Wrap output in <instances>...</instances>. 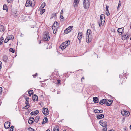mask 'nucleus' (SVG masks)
Returning <instances> with one entry per match:
<instances>
[{
    "mask_svg": "<svg viewBox=\"0 0 131 131\" xmlns=\"http://www.w3.org/2000/svg\"><path fill=\"white\" fill-rule=\"evenodd\" d=\"M113 102V101L111 100H106L105 99H104L100 101L99 103L102 105L103 104H106L107 106H110L112 104Z\"/></svg>",
    "mask_w": 131,
    "mask_h": 131,
    "instance_id": "1",
    "label": "nucleus"
},
{
    "mask_svg": "<svg viewBox=\"0 0 131 131\" xmlns=\"http://www.w3.org/2000/svg\"><path fill=\"white\" fill-rule=\"evenodd\" d=\"M35 0H27L26 6V7L34 6L35 5Z\"/></svg>",
    "mask_w": 131,
    "mask_h": 131,
    "instance_id": "2",
    "label": "nucleus"
},
{
    "mask_svg": "<svg viewBox=\"0 0 131 131\" xmlns=\"http://www.w3.org/2000/svg\"><path fill=\"white\" fill-rule=\"evenodd\" d=\"M100 18L101 23L100 21L99 22V21H98V23H99V24L100 27H101V25L103 26L104 24L105 20V18L104 17V15L103 14H101L100 16Z\"/></svg>",
    "mask_w": 131,
    "mask_h": 131,
    "instance_id": "3",
    "label": "nucleus"
},
{
    "mask_svg": "<svg viewBox=\"0 0 131 131\" xmlns=\"http://www.w3.org/2000/svg\"><path fill=\"white\" fill-rule=\"evenodd\" d=\"M50 37L49 36V33L48 32H45L43 33V40L44 41L49 40Z\"/></svg>",
    "mask_w": 131,
    "mask_h": 131,
    "instance_id": "4",
    "label": "nucleus"
},
{
    "mask_svg": "<svg viewBox=\"0 0 131 131\" xmlns=\"http://www.w3.org/2000/svg\"><path fill=\"white\" fill-rule=\"evenodd\" d=\"M90 5L88 0H84L83 6L84 8L88 9Z\"/></svg>",
    "mask_w": 131,
    "mask_h": 131,
    "instance_id": "5",
    "label": "nucleus"
},
{
    "mask_svg": "<svg viewBox=\"0 0 131 131\" xmlns=\"http://www.w3.org/2000/svg\"><path fill=\"white\" fill-rule=\"evenodd\" d=\"M49 111L48 108L43 107L42 109V112L45 116L48 115L49 114Z\"/></svg>",
    "mask_w": 131,
    "mask_h": 131,
    "instance_id": "6",
    "label": "nucleus"
},
{
    "mask_svg": "<svg viewBox=\"0 0 131 131\" xmlns=\"http://www.w3.org/2000/svg\"><path fill=\"white\" fill-rule=\"evenodd\" d=\"M73 27V26H71L65 29L64 30V34H67L69 32L72 30V28Z\"/></svg>",
    "mask_w": 131,
    "mask_h": 131,
    "instance_id": "7",
    "label": "nucleus"
},
{
    "mask_svg": "<svg viewBox=\"0 0 131 131\" xmlns=\"http://www.w3.org/2000/svg\"><path fill=\"white\" fill-rule=\"evenodd\" d=\"M100 125L103 127H105L107 126V123L105 121H104L103 120H101L99 122Z\"/></svg>",
    "mask_w": 131,
    "mask_h": 131,
    "instance_id": "8",
    "label": "nucleus"
},
{
    "mask_svg": "<svg viewBox=\"0 0 131 131\" xmlns=\"http://www.w3.org/2000/svg\"><path fill=\"white\" fill-rule=\"evenodd\" d=\"M66 43L65 42H63L60 46V48L62 50L65 49L67 47L66 45Z\"/></svg>",
    "mask_w": 131,
    "mask_h": 131,
    "instance_id": "9",
    "label": "nucleus"
},
{
    "mask_svg": "<svg viewBox=\"0 0 131 131\" xmlns=\"http://www.w3.org/2000/svg\"><path fill=\"white\" fill-rule=\"evenodd\" d=\"M34 117H31L29 118V119L28 121V123L30 125L32 124L33 123L34 121Z\"/></svg>",
    "mask_w": 131,
    "mask_h": 131,
    "instance_id": "10",
    "label": "nucleus"
},
{
    "mask_svg": "<svg viewBox=\"0 0 131 131\" xmlns=\"http://www.w3.org/2000/svg\"><path fill=\"white\" fill-rule=\"evenodd\" d=\"M80 0H74L73 4L75 7H77Z\"/></svg>",
    "mask_w": 131,
    "mask_h": 131,
    "instance_id": "11",
    "label": "nucleus"
},
{
    "mask_svg": "<svg viewBox=\"0 0 131 131\" xmlns=\"http://www.w3.org/2000/svg\"><path fill=\"white\" fill-rule=\"evenodd\" d=\"M10 123L9 122H5L4 124V127L5 128L7 129L10 126Z\"/></svg>",
    "mask_w": 131,
    "mask_h": 131,
    "instance_id": "12",
    "label": "nucleus"
},
{
    "mask_svg": "<svg viewBox=\"0 0 131 131\" xmlns=\"http://www.w3.org/2000/svg\"><path fill=\"white\" fill-rule=\"evenodd\" d=\"M39 112V111L36 110L34 112H32L30 113V114L31 116L34 115V116L37 115Z\"/></svg>",
    "mask_w": 131,
    "mask_h": 131,
    "instance_id": "13",
    "label": "nucleus"
},
{
    "mask_svg": "<svg viewBox=\"0 0 131 131\" xmlns=\"http://www.w3.org/2000/svg\"><path fill=\"white\" fill-rule=\"evenodd\" d=\"M8 59L7 56L6 55H4L3 56V61L5 63L7 62Z\"/></svg>",
    "mask_w": 131,
    "mask_h": 131,
    "instance_id": "14",
    "label": "nucleus"
},
{
    "mask_svg": "<svg viewBox=\"0 0 131 131\" xmlns=\"http://www.w3.org/2000/svg\"><path fill=\"white\" fill-rule=\"evenodd\" d=\"M83 34L81 32H79L78 33V38L79 40H81Z\"/></svg>",
    "mask_w": 131,
    "mask_h": 131,
    "instance_id": "15",
    "label": "nucleus"
},
{
    "mask_svg": "<svg viewBox=\"0 0 131 131\" xmlns=\"http://www.w3.org/2000/svg\"><path fill=\"white\" fill-rule=\"evenodd\" d=\"M129 38L128 35L126 34L124 35L122 37V38L123 40H125L126 39H127Z\"/></svg>",
    "mask_w": 131,
    "mask_h": 131,
    "instance_id": "16",
    "label": "nucleus"
},
{
    "mask_svg": "<svg viewBox=\"0 0 131 131\" xmlns=\"http://www.w3.org/2000/svg\"><path fill=\"white\" fill-rule=\"evenodd\" d=\"M32 99L34 101H36L38 100V97L37 95L34 94V95L32 96Z\"/></svg>",
    "mask_w": 131,
    "mask_h": 131,
    "instance_id": "17",
    "label": "nucleus"
},
{
    "mask_svg": "<svg viewBox=\"0 0 131 131\" xmlns=\"http://www.w3.org/2000/svg\"><path fill=\"white\" fill-rule=\"evenodd\" d=\"M93 100L94 102L95 103H97L99 102V99L97 97H94L93 98Z\"/></svg>",
    "mask_w": 131,
    "mask_h": 131,
    "instance_id": "18",
    "label": "nucleus"
},
{
    "mask_svg": "<svg viewBox=\"0 0 131 131\" xmlns=\"http://www.w3.org/2000/svg\"><path fill=\"white\" fill-rule=\"evenodd\" d=\"M40 118V117L39 116H36L34 119V121L36 123H37L39 121Z\"/></svg>",
    "mask_w": 131,
    "mask_h": 131,
    "instance_id": "19",
    "label": "nucleus"
},
{
    "mask_svg": "<svg viewBox=\"0 0 131 131\" xmlns=\"http://www.w3.org/2000/svg\"><path fill=\"white\" fill-rule=\"evenodd\" d=\"M104 117L103 114H101L97 116V118L98 119H100L103 118Z\"/></svg>",
    "mask_w": 131,
    "mask_h": 131,
    "instance_id": "20",
    "label": "nucleus"
},
{
    "mask_svg": "<svg viewBox=\"0 0 131 131\" xmlns=\"http://www.w3.org/2000/svg\"><path fill=\"white\" fill-rule=\"evenodd\" d=\"M86 41L88 43H89L91 41V40L90 39L89 36L86 35Z\"/></svg>",
    "mask_w": 131,
    "mask_h": 131,
    "instance_id": "21",
    "label": "nucleus"
},
{
    "mask_svg": "<svg viewBox=\"0 0 131 131\" xmlns=\"http://www.w3.org/2000/svg\"><path fill=\"white\" fill-rule=\"evenodd\" d=\"M5 29L4 26L2 25H0V31L3 32L4 31Z\"/></svg>",
    "mask_w": 131,
    "mask_h": 131,
    "instance_id": "22",
    "label": "nucleus"
},
{
    "mask_svg": "<svg viewBox=\"0 0 131 131\" xmlns=\"http://www.w3.org/2000/svg\"><path fill=\"white\" fill-rule=\"evenodd\" d=\"M48 120V119L47 117H45L43 120V121L42 123V124L47 123Z\"/></svg>",
    "mask_w": 131,
    "mask_h": 131,
    "instance_id": "23",
    "label": "nucleus"
},
{
    "mask_svg": "<svg viewBox=\"0 0 131 131\" xmlns=\"http://www.w3.org/2000/svg\"><path fill=\"white\" fill-rule=\"evenodd\" d=\"M123 30L124 28L123 27H122L121 28H118L117 30V31L118 32H123Z\"/></svg>",
    "mask_w": 131,
    "mask_h": 131,
    "instance_id": "24",
    "label": "nucleus"
},
{
    "mask_svg": "<svg viewBox=\"0 0 131 131\" xmlns=\"http://www.w3.org/2000/svg\"><path fill=\"white\" fill-rule=\"evenodd\" d=\"M59 127L58 126H56L54 128L53 131H59Z\"/></svg>",
    "mask_w": 131,
    "mask_h": 131,
    "instance_id": "25",
    "label": "nucleus"
},
{
    "mask_svg": "<svg viewBox=\"0 0 131 131\" xmlns=\"http://www.w3.org/2000/svg\"><path fill=\"white\" fill-rule=\"evenodd\" d=\"M129 115V112L126 110L124 116H128Z\"/></svg>",
    "mask_w": 131,
    "mask_h": 131,
    "instance_id": "26",
    "label": "nucleus"
},
{
    "mask_svg": "<svg viewBox=\"0 0 131 131\" xmlns=\"http://www.w3.org/2000/svg\"><path fill=\"white\" fill-rule=\"evenodd\" d=\"M7 38L9 40L13 39H14V37L13 36L11 35L10 36H8L7 37Z\"/></svg>",
    "mask_w": 131,
    "mask_h": 131,
    "instance_id": "27",
    "label": "nucleus"
},
{
    "mask_svg": "<svg viewBox=\"0 0 131 131\" xmlns=\"http://www.w3.org/2000/svg\"><path fill=\"white\" fill-rule=\"evenodd\" d=\"M91 31L90 30L88 29L87 31V32L86 33V35H88L89 36L91 34Z\"/></svg>",
    "mask_w": 131,
    "mask_h": 131,
    "instance_id": "28",
    "label": "nucleus"
},
{
    "mask_svg": "<svg viewBox=\"0 0 131 131\" xmlns=\"http://www.w3.org/2000/svg\"><path fill=\"white\" fill-rule=\"evenodd\" d=\"M7 6L6 5L4 4L3 6V9L4 10H6V11L7 12L8 10V9H7Z\"/></svg>",
    "mask_w": 131,
    "mask_h": 131,
    "instance_id": "29",
    "label": "nucleus"
},
{
    "mask_svg": "<svg viewBox=\"0 0 131 131\" xmlns=\"http://www.w3.org/2000/svg\"><path fill=\"white\" fill-rule=\"evenodd\" d=\"M66 42V47L67 46H68L70 44V40H68L67 41L65 42Z\"/></svg>",
    "mask_w": 131,
    "mask_h": 131,
    "instance_id": "30",
    "label": "nucleus"
},
{
    "mask_svg": "<svg viewBox=\"0 0 131 131\" xmlns=\"http://www.w3.org/2000/svg\"><path fill=\"white\" fill-rule=\"evenodd\" d=\"M33 90H30L28 92V93L29 95L31 96V94H33Z\"/></svg>",
    "mask_w": 131,
    "mask_h": 131,
    "instance_id": "31",
    "label": "nucleus"
},
{
    "mask_svg": "<svg viewBox=\"0 0 131 131\" xmlns=\"http://www.w3.org/2000/svg\"><path fill=\"white\" fill-rule=\"evenodd\" d=\"M121 2L119 1V3L118 4V5L117 7V10H118V9H119V7L121 6Z\"/></svg>",
    "mask_w": 131,
    "mask_h": 131,
    "instance_id": "32",
    "label": "nucleus"
},
{
    "mask_svg": "<svg viewBox=\"0 0 131 131\" xmlns=\"http://www.w3.org/2000/svg\"><path fill=\"white\" fill-rule=\"evenodd\" d=\"M30 105H26L23 108V109H27L29 108Z\"/></svg>",
    "mask_w": 131,
    "mask_h": 131,
    "instance_id": "33",
    "label": "nucleus"
},
{
    "mask_svg": "<svg viewBox=\"0 0 131 131\" xmlns=\"http://www.w3.org/2000/svg\"><path fill=\"white\" fill-rule=\"evenodd\" d=\"M46 4L45 3V2L41 4V7L39 8V9L41 8H43L45 6Z\"/></svg>",
    "mask_w": 131,
    "mask_h": 131,
    "instance_id": "34",
    "label": "nucleus"
},
{
    "mask_svg": "<svg viewBox=\"0 0 131 131\" xmlns=\"http://www.w3.org/2000/svg\"><path fill=\"white\" fill-rule=\"evenodd\" d=\"M63 9H62L60 13V18L61 19H63V17L62 15Z\"/></svg>",
    "mask_w": 131,
    "mask_h": 131,
    "instance_id": "35",
    "label": "nucleus"
},
{
    "mask_svg": "<svg viewBox=\"0 0 131 131\" xmlns=\"http://www.w3.org/2000/svg\"><path fill=\"white\" fill-rule=\"evenodd\" d=\"M17 13V11H14L13 12H12V14L14 15V16H16V14Z\"/></svg>",
    "mask_w": 131,
    "mask_h": 131,
    "instance_id": "36",
    "label": "nucleus"
},
{
    "mask_svg": "<svg viewBox=\"0 0 131 131\" xmlns=\"http://www.w3.org/2000/svg\"><path fill=\"white\" fill-rule=\"evenodd\" d=\"M29 99L28 97H27L26 101L25 103L26 105H29Z\"/></svg>",
    "mask_w": 131,
    "mask_h": 131,
    "instance_id": "37",
    "label": "nucleus"
},
{
    "mask_svg": "<svg viewBox=\"0 0 131 131\" xmlns=\"http://www.w3.org/2000/svg\"><path fill=\"white\" fill-rule=\"evenodd\" d=\"M45 11V9H43L42 10H41L40 12V14L41 15Z\"/></svg>",
    "mask_w": 131,
    "mask_h": 131,
    "instance_id": "38",
    "label": "nucleus"
},
{
    "mask_svg": "<svg viewBox=\"0 0 131 131\" xmlns=\"http://www.w3.org/2000/svg\"><path fill=\"white\" fill-rule=\"evenodd\" d=\"M9 51L10 52H12L13 53H14L15 51L14 49H13L12 48H10L9 49Z\"/></svg>",
    "mask_w": 131,
    "mask_h": 131,
    "instance_id": "39",
    "label": "nucleus"
},
{
    "mask_svg": "<svg viewBox=\"0 0 131 131\" xmlns=\"http://www.w3.org/2000/svg\"><path fill=\"white\" fill-rule=\"evenodd\" d=\"M125 111L126 110H122L121 113L122 115L124 116L125 113Z\"/></svg>",
    "mask_w": 131,
    "mask_h": 131,
    "instance_id": "40",
    "label": "nucleus"
},
{
    "mask_svg": "<svg viewBox=\"0 0 131 131\" xmlns=\"http://www.w3.org/2000/svg\"><path fill=\"white\" fill-rule=\"evenodd\" d=\"M106 15L107 16H109L110 15V13L109 12V11L108 10H106Z\"/></svg>",
    "mask_w": 131,
    "mask_h": 131,
    "instance_id": "41",
    "label": "nucleus"
},
{
    "mask_svg": "<svg viewBox=\"0 0 131 131\" xmlns=\"http://www.w3.org/2000/svg\"><path fill=\"white\" fill-rule=\"evenodd\" d=\"M28 129L29 131H34V129L31 127L28 128Z\"/></svg>",
    "mask_w": 131,
    "mask_h": 131,
    "instance_id": "42",
    "label": "nucleus"
},
{
    "mask_svg": "<svg viewBox=\"0 0 131 131\" xmlns=\"http://www.w3.org/2000/svg\"><path fill=\"white\" fill-rule=\"evenodd\" d=\"M94 112L95 113H99V110L98 109H96L94 110Z\"/></svg>",
    "mask_w": 131,
    "mask_h": 131,
    "instance_id": "43",
    "label": "nucleus"
},
{
    "mask_svg": "<svg viewBox=\"0 0 131 131\" xmlns=\"http://www.w3.org/2000/svg\"><path fill=\"white\" fill-rule=\"evenodd\" d=\"M14 127L13 126H12L10 127V130L9 131H13V130Z\"/></svg>",
    "mask_w": 131,
    "mask_h": 131,
    "instance_id": "44",
    "label": "nucleus"
},
{
    "mask_svg": "<svg viewBox=\"0 0 131 131\" xmlns=\"http://www.w3.org/2000/svg\"><path fill=\"white\" fill-rule=\"evenodd\" d=\"M57 24H58V23L56 22V23L55 22L53 25V26L54 27V28L55 27H56V25H57Z\"/></svg>",
    "mask_w": 131,
    "mask_h": 131,
    "instance_id": "45",
    "label": "nucleus"
},
{
    "mask_svg": "<svg viewBox=\"0 0 131 131\" xmlns=\"http://www.w3.org/2000/svg\"><path fill=\"white\" fill-rule=\"evenodd\" d=\"M105 127L103 129V131H106L107 129V126H105L104 127Z\"/></svg>",
    "mask_w": 131,
    "mask_h": 131,
    "instance_id": "46",
    "label": "nucleus"
},
{
    "mask_svg": "<svg viewBox=\"0 0 131 131\" xmlns=\"http://www.w3.org/2000/svg\"><path fill=\"white\" fill-rule=\"evenodd\" d=\"M9 40L8 39H7V38L5 39L4 41V42L5 43H7Z\"/></svg>",
    "mask_w": 131,
    "mask_h": 131,
    "instance_id": "47",
    "label": "nucleus"
},
{
    "mask_svg": "<svg viewBox=\"0 0 131 131\" xmlns=\"http://www.w3.org/2000/svg\"><path fill=\"white\" fill-rule=\"evenodd\" d=\"M91 27L94 30H95V26L94 25L92 24L91 26Z\"/></svg>",
    "mask_w": 131,
    "mask_h": 131,
    "instance_id": "48",
    "label": "nucleus"
},
{
    "mask_svg": "<svg viewBox=\"0 0 131 131\" xmlns=\"http://www.w3.org/2000/svg\"><path fill=\"white\" fill-rule=\"evenodd\" d=\"M2 91V89L1 87H0V94H1Z\"/></svg>",
    "mask_w": 131,
    "mask_h": 131,
    "instance_id": "49",
    "label": "nucleus"
},
{
    "mask_svg": "<svg viewBox=\"0 0 131 131\" xmlns=\"http://www.w3.org/2000/svg\"><path fill=\"white\" fill-rule=\"evenodd\" d=\"M3 40L4 38L2 37L0 38V41H3Z\"/></svg>",
    "mask_w": 131,
    "mask_h": 131,
    "instance_id": "50",
    "label": "nucleus"
},
{
    "mask_svg": "<svg viewBox=\"0 0 131 131\" xmlns=\"http://www.w3.org/2000/svg\"><path fill=\"white\" fill-rule=\"evenodd\" d=\"M57 83L58 84H59L60 83V80L58 79L57 80Z\"/></svg>",
    "mask_w": 131,
    "mask_h": 131,
    "instance_id": "51",
    "label": "nucleus"
},
{
    "mask_svg": "<svg viewBox=\"0 0 131 131\" xmlns=\"http://www.w3.org/2000/svg\"><path fill=\"white\" fill-rule=\"evenodd\" d=\"M53 30V32L54 34L56 33V29H54V30Z\"/></svg>",
    "mask_w": 131,
    "mask_h": 131,
    "instance_id": "52",
    "label": "nucleus"
},
{
    "mask_svg": "<svg viewBox=\"0 0 131 131\" xmlns=\"http://www.w3.org/2000/svg\"><path fill=\"white\" fill-rule=\"evenodd\" d=\"M37 76V73H36L35 74L33 75L34 78H35V77H36Z\"/></svg>",
    "mask_w": 131,
    "mask_h": 131,
    "instance_id": "53",
    "label": "nucleus"
},
{
    "mask_svg": "<svg viewBox=\"0 0 131 131\" xmlns=\"http://www.w3.org/2000/svg\"><path fill=\"white\" fill-rule=\"evenodd\" d=\"M2 64V62L0 61V70L2 68V66L1 64Z\"/></svg>",
    "mask_w": 131,
    "mask_h": 131,
    "instance_id": "54",
    "label": "nucleus"
},
{
    "mask_svg": "<svg viewBox=\"0 0 131 131\" xmlns=\"http://www.w3.org/2000/svg\"><path fill=\"white\" fill-rule=\"evenodd\" d=\"M109 8V6L107 5H106V10H108V8Z\"/></svg>",
    "mask_w": 131,
    "mask_h": 131,
    "instance_id": "55",
    "label": "nucleus"
},
{
    "mask_svg": "<svg viewBox=\"0 0 131 131\" xmlns=\"http://www.w3.org/2000/svg\"><path fill=\"white\" fill-rule=\"evenodd\" d=\"M103 110H99V113H103Z\"/></svg>",
    "mask_w": 131,
    "mask_h": 131,
    "instance_id": "56",
    "label": "nucleus"
},
{
    "mask_svg": "<svg viewBox=\"0 0 131 131\" xmlns=\"http://www.w3.org/2000/svg\"><path fill=\"white\" fill-rule=\"evenodd\" d=\"M8 3H10L11 2L12 0H7Z\"/></svg>",
    "mask_w": 131,
    "mask_h": 131,
    "instance_id": "57",
    "label": "nucleus"
},
{
    "mask_svg": "<svg viewBox=\"0 0 131 131\" xmlns=\"http://www.w3.org/2000/svg\"><path fill=\"white\" fill-rule=\"evenodd\" d=\"M3 41H0V45H2L3 44Z\"/></svg>",
    "mask_w": 131,
    "mask_h": 131,
    "instance_id": "58",
    "label": "nucleus"
},
{
    "mask_svg": "<svg viewBox=\"0 0 131 131\" xmlns=\"http://www.w3.org/2000/svg\"><path fill=\"white\" fill-rule=\"evenodd\" d=\"M119 32V35H122V34L123 33V32Z\"/></svg>",
    "mask_w": 131,
    "mask_h": 131,
    "instance_id": "59",
    "label": "nucleus"
},
{
    "mask_svg": "<svg viewBox=\"0 0 131 131\" xmlns=\"http://www.w3.org/2000/svg\"><path fill=\"white\" fill-rule=\"evenodd\" d=\"M52 29H53V30H54V29H56V27H55L54 28V27L52 26Z\"/></svg>",
    "mask_w": 131,
    "mask_h": 131,
    "instance_id": "60",
    "label": "nucleus"
},
{
    "mask_svg": "<svg viewBox=\"0 0 131 131\" xmlns=\"http://www.w3.org/2000/svg\"><path fill=\"white\" fill-rule=\"evenodd\" d=\"M84 78L83 77L82 79H81V82H82V79H84Z\"/></svg>",
    "mask_w": 131,
    "mask_h": 131,
    "instance_id": "61",
    "label": "nucleus"
},
{
    "mask_svg": "<svg viewBox=\"0 0 131 131\" xmlns=\"http://www.w3.org/2000/svg\"><path fill=\"white\" fill-rule=\"evenodd\" d=\"M28 113H29L30 112V111H31V110H30L29 109H28Z\"/></svg>",
    "mask_w": 131,
    "mask_h": 131,
    "instance_id": "62",
    "label": "nucleus"
},
{
    "mask_svg": "<svg viewBox=\"0 0 131 131\" xmlns=\"http://www.w3.org/2000/svg\"><path fill=\"white\" fill-rule=\"evenodd\" d=\"M125 117H124V118H123L122 121H124L125 120Z\"/></svg>",
    "mask_w": 131,
    "mask_h": 131,
    "instance_id": "63",
    "label": "nucleus"
},
{
    "mask_svg": "<svg viewBox=\"0 0 131 131\" xmlns=\"http://www.w3.org/2000/svg\"><path fill=\"white\" fill-rule=\"evenodd\" d=\"M46 131H50L49 129H48Z\"/></svg>",
    "mask_w": 131,
    "mask_h": 131,
    "instance_id": "64",
    "label": "nucleus"
}]
</instances>
